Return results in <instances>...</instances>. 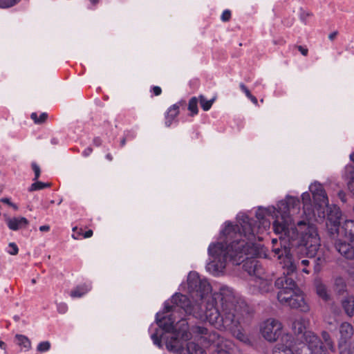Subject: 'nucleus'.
Instances as JSON below:
<instances>
[{
  "label": "nucleus",
  "mask_w": 354,
  "mask_h": 354,
  "mask_svg": "<svg viewBox=\"0 0 354 354\" xmlns=\"http://www.w3.org/2000/svg\"><path fill=\"white\" fill-rule=\"evenodd\" d=\"M299 211V200L292 196H287L277 203V207H259L256 212V222L259 223L257 226H262V222L268 220L267 216H272L274 218L273 230L279 235L281 248H274L272 252L282 268L286 270V274L284 272L275 281V286L279 289L277 294L278 301L282 305L306 313L309 311L310 307L304 299L303 292L288 275L301 266H304L301 271L308 274L309 270L306 269V266L309 265V261L300 260V258L297 260L293 259L289 245L291 241L299 240L298 252L305 253L308 257L313 258L316 255L321 244L317 228L313 225L305 221L296 222L294 216Z\"/></svg>",
  "instance_id": "nucleus-1"
},
{
  "label": "nucleus",
  "mask_w": 354,
  "mask_h": 354,
  "mask_svg": "<svg viewBox=\"0 0 354 354\" xmlns=\"http://www.w3.org/2000/svg\"><path fill=\"white\" fill-rule=\"evenodd\" d=\"M236 220V225L226 221L218 241L209 244V262L206 269L212 275L220 276L224 273L227 261L234 265L243 263V269L250 277L248 283L251 292H268L272 289V281L264 277V270L255 259L262 255V248L255 241L261 239L259 234L270 227V221L264 220L262 226H257L243 212L238 214Z\"/></svg>",
  "instance_id": "nucleus-2"
},
{
  "label": "nucleus",
  "mask_w": 354,
  "mask_h": 354,
  "mask_svg": "<svg viewBox=\"0 0 354 354\" xmlns=\"http://www.w3.org/2000/svg\"><path fill=\"white\" fill-rule=\"evenodd\" d=\"M187 292L189 298L180 293L173 295L174 301H179L184 310L202 321H207L216 328L230 330L243 344L250 346V338L241 329V324L249 317L245 302L239 300L232 288L222 286L218 292L212 293V286L196 272L187 277Z\"/></svg>",
  "instance_id": "nucleus-3"
},
{
  "label": "nucleus",
  "mask_w": 354,
  "mask_h": 354,
  "mask_svg": "<svg viewBox=\"0 0 354 354\" xmlns=\"http://www.w3.org/2000/svg\"><path fill=\"white\" fill-rule=\"evenodd\" d=\"M180 304L179 301L173 300V296L165 302L163 312L157 313L156 316L159 328H154V333L151 332L153 326L149 328L151 338L159 348L162 346V341H165L167 349L176 354H184L185 351L189 354H204L203 348L194 342L188 343L185 349L183 347V342L191 337L187 322L183 316L192 314L186 313Z\"/></svg>",
  "instance_id": "nucleus-4"
},
{
  "label": "nucleus",
  "mask_w": 354,
  "mask_h": 354,
  "mask_svg": "<svg viewBox=\"0 0 354 354\" xmlns=\"http://www.w3.org/2000/svg\"><path fill=\"white\" fill-rule=\"evenodd\" d=\"M306 345L297 344L290 335H286L281 343L277 346L274 354H330L324 349L319 337L313 332L305 335Z\"/></svg>",
  "instance_id": "nucleus-5"
},
{
  "label": "nucleus",
  "mask_w": 354,
  "mask_h": 354,
  "mask_svg": "<svg viewBox=\"0 0 354 354\" xmlns=\"http://www.w3.org/2000/svg\"><path fill=\"white\" fill-rule=\"evenodd\" d=\"M192 336L203 343L213 344L217 354H234V344L230 339L221 337L217 333H209L205 327L196 326L192 328Z\"/></svg>",
  "instance_id": "nucleus-6"
},
{
  "label": "nucleus",
  "mask_w": 354,
  "mask_h": 354,
  "mask_svg": "<svg viewBox=\"0 0 354 354\" xmlns=\"http://www.w3.org/2000/svg\"><path fill=\"white\" fill-rule=\"evenodd\" d=\"M340 233L348 238L350 243L338 241L335 245L337 250L346 259H354V221H346L341 227Z\"/></svg>",
  "instance_id": "nucleus-7"
},
{
  "label": "nucleus",
  "mask_w": 354,
  "mask_h": 354,
  "mask_svg": "<svg viewBox=\"0 0 354 354\" xmlns=\"http://www.w3.org/2000/svg\"><path fill=\"white\" fill-rule=\"evenodd\" d=\"M282 330V323L274 318H268L260 324V333L269 342H275L280 337H281Z\"/></svg>",
  "instance_id": "nucleus-8"
},
{
  "label": "nucleus",
  "mask_w": 354,
  "mask_h": 354,
  "mask_svg": "<svg viewBox=\"0 0 354 354\" xmlns=\"http://www.w3.org/2000/svg\"><path fill=\"white\" fill-rule=\"evenodd\" d=\"M309 190L312 193L314 201L315 203V209L317 213V217L322 221L325 218L324 207L328 208V199L327 194L319 183L315 181L309 186Z\"/></svg>",
  "instance_id": "nucleus-9"
},
{
  "label": "nucleus",
  "mask_w": 354,
  "mask_h": 354,
  "mask_svg": "<svg viewBox=\"0 0 354 354\" xmlns=\"http://www.w3.org/2000/svg\"><path fill=\"white\" fill-rule=\"evenodd\" d=\"M340 337L338 342L339 354H354V346L347 344L354 333L353 325L348 322H342L339 328Z\"/></svg>",
  "instance_id": "nucleus-10"
},
{
  "label": "nucleus",
  "mask_w": 354,
  "mask_h": 354,
  "mask_svg": "<svg viewBox=\"0 0 354 354\" xmlns=\"http://www.w3.org/2000/svg\"><path fill=\"white\" fill-rule=\"evenodd\" d=\"M306 321L304 318H298L294 321L292 325V329L294 331L295 336L287 333L282 335L280 338L279 342L277 344L273 349V354H274V351L277 346H279L281 343V339L286 335H290L294 339V340L297 342V344H305L306 345V340L305 337V335L307 333L310 332V330H306Z\"/></svg>",
  "instance_id": "nucleus-11"
},
{
  "label": "nucleus",
  "mask_w": 354,
  "mask_h": 354,
  "mask_svg": "<svg viewBox=\"0 0 354 354\" xmlns=\"http://www.w3.org/2000/svg\"><path fill=\"white\" fill-rule=\"evenodd\" d=\"M322 209L324 210L325 216H327L326 225L330 233H340V232H339V226L342 213L339 208L336 205H328V208L324 207Z\"/></svg>",
  "instance_id": "nucleus-12"
},
{
  "label": "nucleus",
  "mask_w": 354,
  "mask_h": 354,
  "mask_svg": "<svg viewBox=\"0 0 354 354\" xmlns=\"http://www.w3.org/2000/svg\"><path fill=\"white\" fill-rule=\"evenodd\" d=\"M301 199L304 204V214L306 216V219L309 221L314 220L317 222L321 221L319 218L317 217V213L316 212L315 207L313 209H311L310 205V196L308 192H304L301 195Z\"/></svg>",
  "instance_id": "nucleus-13"
},
{
  "label": "nucleus",
  "mask_w": 354,
  "mask_h": 354,
  "mask_svg": "<svg viewBox=\"0 0 354 354\" xmlns=\"http://www.w3.org/2000/svg\"><path fill=\"white\" fill-rule=\"evenodd\" d=\"M5 221L8 228L12 231H17L26 228L29 221L23 216L9 217L5 216Z\"/></svg>",
  "instance_id": "nucleus-14"
},
{
  "label": "nucleus",
  "mask_w": 354,
  "mask_h": 354,
  "mask_svg": "<svg viewBox=\"0 0 354 354\" xmlns=\"http://www.w3.org/2000/svg\"><path fill=\"white\" fill-rule=\"evenodd\" d=\"M179 104L177 103L171 106L165 113V125L169 127L174 122L175 118L179 113Z\"/></svg>",
  "instance_id": "nucleus-15"
},
{
  "label": "nucleus",
  "mask_w": 354,
  "mask_h": 354,
  "mask_svg": "<svg viewBox=\"0 0 354 354\" xmlns=\"http://www.w3.org/2000/svg\"><path fill=\"white\" fill-rule=\"evenodd\" d=\"M342 306L348 317L354 315V296L348 295L342 300Z\"/></svg>",
  "instance_id": "nucleus-16"
},
{
  "label": "nucleus",
  "mask_w": 354,
  "mask_h": 354,
  "mask_svg": "<svg viewBox=\"0 0 354 354\" xmlns=\"http://www.w3.org/2000/svg\"><path fill=\"white\" fill-rule=\"evenodd\" d=\"M91 286L89 283H84L75 288L71 291L70 295L73 298L81 297L90 291Z\"/></svg>",
  "instance_id": "nucleus-17"
},
{
  "label": "nucleus",
  "mask_w": 354,
  "mask_h": 354,
  "mask_svg": "<svg viewBox=\"0 0 354 354\" xmlns=\"http://www.w3.org/2000/svg\"><path fill=\"white\" fill-rule=\"evenodd\" d=\"M322 337L323 339L324 345H322L324 349H326V351L329 353V351L335 352V347L334 342L333 341L329 333L326 331H323L322 333ZM319 340H321L319 339ZM322 344H323V342L320 341Z\"/></svg>",
  "instance_id": "nucleus-18"
},
{
  "label": "nucleus",
  "mask_w": 354,
  "mask_h": 354,
  "mask_svg": "<svg viewBox=\"0 0 354 354\" xmlns=\"http://www.w3.org/2000/svg\"><path fill=\"white\" fill-rule=\"evenodd\" d=\"M15 340L21 351H28L31 348V342L26 336L17 334L15 335Z\"/></svg>",
  "instance_id": "nucleus-19"
},
{
  "label": "nucleus",
  "mask_w": 354,
  "mask_h": 354,
  "mask_svg": "<svg viewBox=\"0 0 354 354\" xmlns=\"http://www.w3.org/2000/svg\"><path fill=\"white\" fill-rule=\"evenodd\" d=\"M315 288L317 294L324 301L330 299V295L328 292L326 286L320 281H315Z\"/></svg>",
  "instance_id": "nucleus-20"
},
{
  "label": "nucleus",
  "mask_w": 354,
  "mask_h": 354,
  "mask_svg": "<svg viewBox=\"0 0 354 354\" xmlns=\"http://www.w3.org/2000/svg\"><path fill=\"white\" fill-rule=\"evenodd\" d=\"M198 100L196 97H193L190 99L188 104V109L191 111L192 115H196L198 113Z\"/></svg>",
  "instance_id": "nucleus-21"
},
{
  "label": "nucleus",
  "mask_w": 354,
  "mask_h": 354,
  "mask_svg": "<svg viewBox=\"0 0 354 354\" xmlns=\"http://www.w3.org/2000/svg\"><path fill=\"white\" fill-rule=\"evenodd\" d=\"M214 101V99L207 100L203 95L200 96V104H201L202 109L205 111H207L210 109Z\"/></svg>",
  "instance_id": "nucleus-22"
},
{
  "label": "nucleus",
  "mask_w": 354,
  "mask_h": 354,
  "mask_svg": "<svg viewBox=\"0 0 354 354\" xmlns=\"http://www.w3.org/2000/svg\"><path fill=\"white\" fill-rule=\"evenodd\" d=\"M30 118L32 120H34V122L36 124H41V123L44 122L46 120V119L48 118V115L46 113H42L38 117V115L36 113H32Z\"/></svg>",
  "instance_id": "nucleus-23"
},
{
  "label": "nucleus",
  "mask_w": 354,
  "mask_h": 354,
  "mask_svg": "<svg viewBox=\"0 0 354 354\" xmlns=\"http://www.w3.org/2000/svg\"><path fill=\"white\" fill-rule=\"evenodd\" d=\"M335 290L339 293L344 292L346 288V283L342 277L336 278L335 281Z\"/></svg>",
  "instance_id": "nucleus-24"
},
{
  "label": "nucleus",
  "mask_w": 354,
  "mask_h": 354,
  "mask_svg": "<svg viewBox=\"0 0 354 354\" xmlns=\"http://www.w3.org/2000/svg\"><path fill=\"white\" fill-rule=\"evenodd\" d=\"M49 185H50L47 184V183H44L40 181H36L31 185V186L30 187L28 190L30 192H33V191H36V190L43 189L46 187H49Z\"/></svg>",
  "instance_id": "nucleus-25"
},
{
  "label": "nucleus",
  "mask_w": 354,
  "mask_h": 354,
  "mask_svg": "<svg viewBox=\"0 0 354 354\" xmlns=\"http://www.w3.org/2000/svg\"><path fill=\"white\" fill-rule=\"evenodd\" d=\"M50 348V343L48 341L41 342L37 347L39 352L43 353L49 351Z\"/></svg>",
  "instance_id": "nucleus-26"
},
{
  "label": "nucleus",
  "mask_w": 354,
  "mask_h": 354,
  "mask_svg": "<svg viewBox=\"0 0 354 354\" xmlns=\"http://www.w3.org/2000/svg\"><path fill=\"white\" fill-rule=\"evenodd\" d=\"M20 0H0V8H7L17 4Z\"/></svg>",
  "instance_id": "nucleus-27"
},
{
  "label": "nucleus",
  "mask_w": 354,
  "mask_h": 354,
  "mask_svg": "<svg viewBox=\"0 0 354 354\" xmlns=\"http://www.w3.org/2000/svg\"><path fill=\"white\" fill-rule=\"evenodd\" d=\"M19 252V248L15 243H10L7 248V252L11 255H16Z\"/></svg>",
  "instance_id": "nucleus-28"
},
{
  "label": "nucleus",
  "mask_w": 354,
  "mask_h": 354,
  "mask_svg": "<svg viewBox=\"0 0 354 354\" xmlns=\"http://www.w3.org/2000/svg\"><path fill=\"white\" fill-rule=\"evenodd\" d=\"M73 234H72V237L74 239H80L81 236L84 237V232L82 229L78 228L77 227H74L73 228Z\"/></svg>",
  "instance_id": "nucleus-29"
},
{
  "label": "nucleus",
  "mask_w": 354,
  "mask_h": 354,
  "mask_svg": "<svg viewBox=\"0 0 354 354\" xmlns=\"http://www.w3.org/2000/svg\"><path fill=\"white\" fill-rule=\"evenodd\" d=\"M31 166H32V170L35 172V178L33 180H37L40 176V173H41L40 168L36 162H32Z\"/></svg>",
  "instance_id": "nucleus-30"
},
{
  "label": "nucleus",
  "mask_w": 354,
  "mask_h": 354,
  "mask_svg": "<svg viewBox=\"0 0 354 354\" xmlns=\"http://www.w3.org/2000/svg\"><path fill=\"white\" fill-rule=\"evenodd\" d=\"M325 262V259L323 257H318L315 260V271L318 272L320 270L321 266Z\"/></svg>",
  "instance_id": "nucleus-31"
},
{
  "label": "nucleus",
  "mask_w": 354,
  "mask_h": 354,
  "mask_svg": "<svg viewBox=\"0 0 354 354\" xmlns=\"http://www.w3.org/2000/svg\"><path fill=\"white\" fill-rule=\"evenodd\" d=\"M348 189L354 194V171L351 174V179L348 184Z\"/></svg>",
  "instance_id": "nucleus-32"
},
{
  "label": "nucleus",
  "mask_w": 354,
  "mask_h": 354,
  "mask_svg": "<svg viewBox=\"0 0 354 354\" xmlns=\"http://www.w3.org/2000/svg\"><path fill=\"white\" fill-rule=\"evenodd\" d=\"M231 17V12L230 10H224L221 15V19L223 21H227Z\"/></svg>",
  "instance_id": "nucleus-33"
},
{
  "label": "nucleus",
  "mask_w": 354,
  "mask_h": 354,
  "mask_svg": "<svg viewBox=\"0 0 354 354\" xmlns=\"http://www.w3.org/2000/svg\"><path fill=\"white\" fill-rule=\"evenodd\" d=\"M68 310V306L65 303H60L57 304V310L60 313H65Z\"/></svg>",
  "instance_id": "nucleus-34"
},
{
  "label": "nucleus",
  "mask_w": 354,
  "mask_h": 354,
  "mask_svg": "<svg viewBox=\"0 0 354 354\" xmlns=\"http://www.w3.org/2000/svg\"><path fill=\"white\" fill-rule=\"evenodd\" d=\"M239 86H240V88L241 89V91L245 94L247 97H248L251 95L250 91L248 89V88L243 83H241Z\"/></svg>",
  "instance_id": "nucleus-35"
},
{
  "label": "nucleus",
  "mask_w": 354,
  "mask_h": 354,
  "mask_svg": "<svg viewBox=\"0 0 354 354\" xmlns=\"http://www.w3.org/2000/svg\"><path fill=\"white\" fill-rule=\"evenodd\" d=\"M93 151V149L91 147H87L86 148L83 152H82V155L84 156V157H87Z\"/></svg>",
  "instance_id": "nucleus-36"
},
{
  "label": "nucleus",
  "mask_w": 354,
  "mask_h": 354,
  "mask_svg": "<svg viewBox=\"0 0 354 354\" xmlns=\"http://www.w3.org/2000/svg\"><path fill=\"white\" fill-rule=\"evenodd\" d=\"M152 91H153L154 95L156 96L160 95L161 91H162L160 87L156 86H153L152 88Z\"/></svg>",
  "instance_id": "nucleus-37"
},
{
  "label": "nucleus",
  "mask_w": 354,
  "mask_h": 354,
  "mask_svg": "<svg viewBox=\"0 0 354 354\" xmlns=\"http://www.w3.org/2000/svg\"><path fill=\"white\" fill-rule=\"evenodd\" d=\"M298 50L301 52V53L303 55H304V56L307 55V54H308V49L307 48H304L301 46H298Z\"/></svg>",
  "instance_id": "nucleus-38"
},
{
  "label": "nucleus",
  "mask_w": 354,
  "mask_h": 354,
  "mask_svg": "<svg viewBox=\"0 0 354 354\" xmlns=\"http://www.w3.org/2000/svg\"><path fill=\"white\" fill-rule=\"evenodd\" d=\"M39 230L41 232H48L50 230V226L47 225H41L39 227Z\"/></svg>",
  "instance_id": "nucleus-39"
},
{
  "label": "nucleus",
  "mask_w": 354,
  "mask_h": 354,
  "mask_svg": "<svg viewBox=\"0 0 354 354\" xmlns=\"http://www.w3.org/2000/svg\"><path fill=\"white\" fill-rule=\"evenodd\" d=\"M248 98H249L252 101V102L255 105L258 104V100L257 97L252 95V94Z\"/></svg>",
  "instance_id": "nucleus-40"
},
{
  "label": "nucleus",
  "mask_w": 354,
  "mask_h": 354,
  "mask_svg": "<svg viewBox=\"0 0 354 354\" xmlns=\"http://www.w3.org/2000/svg\"><path fill=\"white\" fill-rule=\"evenodd\" d=\"M93 235V231L91 230H89L85 232H84V238H89L92 236Z\"/></svg>",
  "instance_id": "nucleus-41"
},
{
  "label": "nucleus",
  "mask_w": 354,
  "mask_h": 354,
  "mask_svg": "<svg viewBox=\"0 0 354 354\" xmlns=\"http://www.w3.org/2000/svg\"><path fill=\"white\" fill-rule=\"evenodd\" d=\"M93 143L95 145H96L97 147H99L101 143H102V141L99 138H95L94 140H93Z\"/></svg>",
  "instance_id": "nucleus-42"
},
{
  "label": "nucleus",
  "mask_w": 354,
  "mask_h": 354,
  "mask_svg": "<svg viewBox=\"0 0 354 354\" xmlns=\"http://www.w3.org/2000/svg\"><path fill=\"white\" fill-rule=\"evenodd\" d=\"M337 35V32H331V33L329 35V36H328L329 39H330V40H333V39L336 37Z\"/></svg>",
  "instance_id": "nucleus-43"
},
{
  "label": "nucleus",
  "mask_w": 354,
  "mask_h": 354,
  "mask_svg": "<svg viewBox=\"0 0 354 354\" xmlns=\"http://www.w3.org/2000/svg\"><path fill=\"white\" fill-rule=\"evenodd\" d=\"M1 201L2 203H6V204H8L9 205L11 203V202H10V199L8 198H3L1 199Z\"/></svg>",
  "instance_id": "nucleus-44"
},
{
  "label": "nucleus",
  "mask_w": 354,
  "mask_h": 354,
  "mask_svg": "<svg viewBox=\"0 0 354 354\" xmlns=\"http://www.w3.org/2000/svg\"><path fill=\"white\" fill-rule=\"evenodd\" d=\"M0 348L4 351L6 350V344L4 342L0 340Z\"/></svg>",
  "instance_id": "nucleus-45"
},
{
  "label": "nucleus",
  "mask_w": 354,
  "mask_h": 354,
  "mask_svg": "<svg viewBox=\"0 0 354 354\" xmlns=\"http://www.w3.org/2000/svg\"><path fill=\"white\" fill-rule=\"evenodd\" d=\"M325 322L326 323H328V324H333L334 322H336V320L335 319H333L332 320L331 319H327V318H325Z\"/></svg>",
  "instance_id": "nucleus-46"
},
{
  "label": "nucleus",
  "mask_w": 354,
  "mask_h": 354,
  "mask_svg": "<svg viewBox=\"0 0 354 354\" xmlns=\"http://www.w3.org/2000/svg\"><path fill=\"white\" fill-rule=\"evenodd\" d=\"M106 158L107 160H109V161L113 160V157H112L111 154H110V153L106 154Z\"/></svg>",
  "instance_id": "nucleus-47"
},
{
  "label": "nucleus",
  "mask_w": 354,
  "mask_h": 354,
  "mask_svg": "<svg viewBox=\"0 0 354 354\" xmlns=\"http://www.w3.org/2000/svg\"><path fill=\"white\" fill-rule=\"evenodd\" d=\"M10 206H11L12 207H13L15 210H17V209H18V207H17V205H15V204H14V203H10Z\"/></svg>",
  "instance_id": "nucleus-48"
},
{
  "label": "nucleus",
  "mask_w": 354,
  "mask_h": 354,
  "mask_svg": "<svg viewBox=\"0 0 354 354\" xmlns=\"http://www.w3.org/2000/svg\"><path fill=\"white\" fill-rule=\"evenodd\" d=\"M90 1L92 4L95 5L99 2V0H90Z\"/></svg>",
  "instance_id": "nucleus-49"
},
{
  "label": "nucleus",
  "mask_w": 354,
  "mask_h": 354,
  "mask_svg": "<svg viewBox=\"0 0 354 354\" xmlns=\"http://www.w3.org/2000/svg\"><path fill=\"white\" fill-rule=\"evenodd\" d=\"M350 158L351 160L354 162V152L350 155Z\"/></svg>",
  "instance_id": "nucleus-50"
},
{
  "label": "nucleus",
  "mask_w": 354,
  "mask_h": 354,
  "mask_svg": "<svg viewBox=\"0 0 354 354\" xmlns=\"http://www.w3.org/2000/svg\"><path fill=\"white\" fill-rule=\"evenodd\" d=\"M124 145H125V139L124 138V139H122V140H121V146L122 147V146H124Z\"/></svg>",
  "instance_id": "nucleus-51"
},
{
  "label": "nucleus",
  "mask_w": 354,
  "mask_h": 354,
  "mask_svg": "<svg viewBox=\"0 0 354 354\" xmlns=\"http://www.w3.org/2000/svg\"><path fill=\"white\" fill-rule=\"evenodd\" d=\"M277 242H278V241H277V239H272V243H273L274 245L277 244Z\"/></svg>",
  "instance_id": "nucleus-52"
},
{
  "label": "nucleus",
  "mask_w": 354,
  "mask_h": 354,
  "mask_svg": "<svg viewBox=\"0 0 354 354\" xmlns=\"http://www.w3.org/2000/svg\"><path fill=\"white\" fill-rule=\"evenodd\" d=\"M261 82L260 81H257L255 83H254V86H257V85L260 84Z\"/></svg>",
  "instance_id": "nucleus-53"
},
{
  "label": "nucleus",
  "mask_w": 354,
  "mask_h": 354,
  "mask_svg": "<svg viewBox=\"0 0 354 354\" xmlns=\"http://www.w3.org/2000/svg\"><path fill=\"white\" fill-rule=\"evenodd\" d=\"M14 319H15V320L18 321L19 317L18 316H15Z\"/></svg>",
  "instance_id": "nucleus-54"
},
{
  "label": "nucleus",
  "mask_w": 354,
  "mask_h": 354,
  "mask_svg": "<svg viewBox=\"0 0 354 354\" xmlns=\"http://www.w3.org/2000/svg\"><path fill=\"white\" fill-rule=\"evenodd\" d=\"M35 282H36L35 279H32V283H35Z\"/></svg>",
  "instance_id": "nucleus-55"
}]
</instances>
